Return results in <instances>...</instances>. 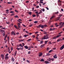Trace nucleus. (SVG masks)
Here are the masks:
<instances>
[{"mask_svg": "<svg viewBox=\"0 0 64 64\" xmlns=\"http://www.w3.org/2000/svg\"><path fill=\"white\" fill-rule=\"evenodd\" d=\"M62 33V32H61L59 33H58V34L59 35H58L57 36H55L54 37L52 38L53 39H56L58 37H60V36H61V34H60L61 33Z\"/></svg>", "mask_w": 64, "mask_h": 64, "instance_id": "nucleus-1", "label": "nucleus"}, {"mask_svg": "<svg viewBox=\"0 0 64 64\" xmlns=\"http://www.w3.org/2000/svg\"><path fill=\"white\" fill-rule=\"evenodd\" d=\"M48 35H45L44 36V37L41 38L42 40H45L49 39V36H48Z\"/></svg>", "mask_w": 64, "mask_h": 64, "instance_id": "nucleus-2", "label": "nucleus"}, {"mask_svg": "<svg viewBox=\"0 0 64 64\" xmlns=\"http://www.w3.org/2000/svg\"><path fill=\"white\" fill-rule=\"evenodd\" d=\"M11 60L12 62V63H13V64H15V62L14 61L15 60H14V58L12 57L11 58Z\"/></svg>", "mask_w": 64, "mask_h": 64, "instance_id": "nucleus-3", "label": "nucleus"}, {"mask_svg": "<svg viewBox=\"0 0 64 64\" xmlns=\"http://www.w3.org/2000/svg\"><path fill=\"white\" fill-rule=\"evenodd\" d=\"M64 48V44L60 48V50H62Z\"/></svg>", "mask_w": 64, "mask_h": 64, "instance_id": "nucleus-4", "label": "nucleus"}, {"mask_svg": "<svg viewBox=\"0 0 64 64\" xmlns=\"http://www.w3.org/2000/svg\"><path fill=\"white\" fill-rule=\"evenodd\" d=\"M11 34L12 35H13V34H14V35H16V34H15L14 32L13 31H12L11 32Z\"/></svg>", "mask_w": 64, "mask_h": 64, "instance_id": "nucleus-5", "label": "nucleus"}, {"mask_svg": "<svg viewBox=\"0 0 64 64\" xmlns=\"http://www.w3.org/2000/svg\"><path fill=\"white\" fill-rule=\"evenodd\" d=\"M0 56L1 58H2V60L4 59V55L3 54H1Z\"/></svg>", "mask_w": 64, "mask_h": 64, "instance_id": "nucleus-6", "label": "nucleus"}, {"mask_svg": "<svg viewBox=\"0 0 64 64\" xmlns=\"http://www.w3.org/2000/svg\"><path fill=\"white\" fill-rule=\"evenodd\" d=\"M19 46L18 45H17L16 46V47H19V46H21V47H23V46H22V44H19Z\"/></svg>", "mask_w": 64, "mask_h": 64, "instance_id": "nucleus-7", "label": "nucleus"}, {"mask_svg": "<svg viewBox=\"0 0 64 64\" xmlns=\"http://www.w3.org/2000/svg\"><path fill=\"white\" fill-rule=\"evenodd\" d=\"M45 45V44H42L40 46V48H42V47H43Z\"/></svg>", "mask_w": 64, "mask_h": 64, "instance_id": "nucleus-8", "label": "nucleus"}, {"mask_svg": "<svg viewBox=\"0 0 64 64\" xmlns=\"http://www.w3.org/2000/svg\"><path fill=\"white\" fill-rule=\"evenodd\" d=\"M44 62L46 64H49V63H49V62L46 60L44 61Z\"/></svg>", "mask_w": 64, "mask_h": 64, "instance_id": "nucleus-9", "label": "nucleus"}, {"mask_svg": "<svg viewBox=\"0 0 64 64\" xmlns=\"http://www.w3.org/2000/svg\"><path fill=\"white\" fill-rule=\"evenodd\" d=\"M24 41V39H22L19 40V42H23V41Z\"/></svg>", "mask_w": 64, "mask_h": 64, "instance_id": "nucleus-10", "label": "nucleus"}, {"mask_svg": "<svg viewBox=\"0 0 64 64\" xmlns=\"http://www.w3.org/2000/svg\"><path fill=\"white\" fill-rule=\"evenodd\" d=\"M38 1H39V0H40V3H43V2H42V1H43V0H38Z\"/></svg>", "mask_w": 64, "mask_h": 64, "instance_id": "nucleus-11", "label": "nucleus"}, {"mask_svg": "<svg viewBox=\"0 0 64 64\" xmlns=\"http://www.w3.org/2000/svg\"><path fill=\"white\" fill-rule=\"evenodd\" d=\"M62 14H59V15H58V16L59 17H58L57 18H60L61 17V16H62Z\"/></svg>", "mask_w": 64, "mask_h": 64, "instance_id": "nucleus-12", "label": "nucleus"}, {"mask_svg": "<svg viewBox=\"0 0 64 64\" xmlns=\"http://www.w3.org/2000/svg\"><path fill=\"white\" fill-rule=\"evenodd\" d=\"M9 58V57L8 56H5V59L6 60H7V59H8Z\"/></svg>", "mask_w": 64, "mask_h": 64, "instance_id": "nucleus-13", "label": "nucleus"}, {"mask_svg": "<svg viewBox=\"0 0 64 64\" xmlns=\"http://www.w3.org/2000/svg\"><path fill=\"white\" fill-rule=\"evenodd\" d=\"M54 58H57V56H56V54H55L53 56Z\"/></svg>", "mask_w": 64, "mask_h": 64, "instance_id": "nucleus-14", "label": "nucleus"}, {"mask_svg": "<svg viewBox=\"0 0 64 64\" xmlns=\"http://www.w3.org/2000/svg\"><path fill=\"white\" fill-rule=\"evenodd\" d=\"M24 47L25 48V49H28V46H24Z\"/></svg>", "mask_w": 64, "mask_h": 64, "instance_id": "nucleus-15", "label": "nucleus"}, {"mask_svg": "<svg viewBox=\"0 0 64 64\" xmlns=\"http://www.w3.org/2000/svg\"><path fill=\"white\" fill-rule=\"evenodd\" d=\"M61 3V1L60 0H58V4H59V3Z\"/></svg>", "mask_w": 64, "mask_h": 64, "instance_id": "nucleus-16", "label": "nucleus"}, {"mask_svg": "<svg viewBox=\"0 0 64 64\" xmlns=\"http://www.w3.org/2000/svg\"><path fill=\"white\" fill-rule=\"evenodd\" d=\"M42 53L41 52L38 55V56H39V57H40V56H42Z\"/></svg>", "mask_w": 64, "mask_h": 64, "instance_id": "nucleus-17", "label": "nucleus"}, {"mask_svg": "<svg viewBox=\"0 0 64 64\" xmlns=\"http://www.w3.org/2000/svg\"><path fill=\"white\" fill-rule=\"evenodd\" d=\"M40 44H43V40H42L41 41L40 40Z\"/></svg>", "mask_w": 64, "mask_h": 64, "instance_id": "nucleus-18", "label": "nucleus"}, {"mask_svg": "<svg viewBox=\"0 0 64 64\" xmlns=\"http://www.w3.org/2000/svg\"><path fill=\"white\" fill-rule=\"evenodd\" d=\"M50 59H51V60H52V61H54L55 60H54V58H50Z\"/></svg>", "mask_w": 64, "mask_h": 64, "instance_id": "nucleus-19", "label": "nucleus"}, {"mask_svg": "<svg viewBox=\"0 0 64 64\" xmlns=\"http://www.w3.org/2000/svg\"><path fill=\"white\" fill-rule=\"evenodd\" d=\"M40 61L41 62H44V60L43 59H41V60H40Z\"/></svg>", "mask_w": 64, "mask_h": 64, "instance_id": "nucleus-20", "label": "nucleus"}, {"mask_svg": "<svg viewBox=\"0 0 64 64\" xmlns=\"http://www.w3.org/2000/svg\"><path fill=\"white\" fill-rule=\"evenodd\" d=\"M48 61L49 62H50L51 61V58H48Z\"/></svg>", "mask_w": 64, "mask_h": 64, "instance_id": "nucleus-21", "label": "nucleus"}, {"mask_svg": "<svg viewBox=\"0 0 64 64\" xmlns=\"http://www.w3.org/2000/svg\"><path fill=\"white\" fill-rule=\"evenodd\" d=\"M10 12V13H11L12 14H13L14 13V11H11Z\"/></svg>", "mask_w": 64, "mask_h": 64, "instance_id": "nucleus-22", "label": "nucleus"}, {"mask_svg": "<svg viewBox=\"0 0 64 64\" xmlns=\"http://www.w3.org/2000/svg\"><path fill=\"white\" fill-rule=\"evenodd\" d=\"M48 42V40H46L44 41V43L45 44H47V42Z\"/></svg>", "mask_w": 64, "mask_h": 64, "instance_id": "nucleus-23", "label": "nucleus"}, {"mask_svg": "<svg viewBox=\"0 0 64 64\" xmlns=\"http://www.w3.org/2000/svg\"><path fill=\"white\" fill-rule=\"evenodd\" d=\"M54 17H55V16H54V15L53 16H52L51 17V18H50V19H52V18H54Z\"/></svg>", "mask_w": 64, "mask_h": 64, "instance_id": "nucleus-24", "label": "nucleus"}, {"mask_svg": "<svg viewBox=\"0 0 64 64\" xmlns=\"http://www.w3.org/2000/svg\"><path fill=\"white\" fill-rule=\"evenodd\" d=\"M48 44H52V43H51V42L50 41H49L48 42Z\"/></svg>", "mask_w": 64, "mask_h": 64, "instance_id": "nucleus-25", "label": "nucleus"}, {"mask_svg": "<svg viewBox=\"0 0 64 64\" xmlns=\"http://www.w3.org/2000/svg\"><path fill=\"white\" fill-rule=\"evenodd\" d=\"M15 18H19L17 15H16L14 16Z\"/></svg>", "mask_w": 64, "mask_h": 64, "instance_id": "nucleus-26", "label": "nucleus"}, {"mask_svg": "<svg viewBox=\"0 0 64 64\" xmlns=\"http://www.w3.org/2000/svg\"><path fill=\"white\" fill-rule=\"evenodd\" d=\"M31 40H32V39L31 38L27 40V41H31Z\"/></svg>", "mask_w": 64, "mask_h": 64, "instance_id": "nucleus-27", "label": "nucleus"}, {"mask_svg": "<svg viewBox=\"0 0 64 64\" xmlns=\"http://www.w3.org/2000/svg\"><path fill=\"white\" fill-rule=\"evenodd\" d=\"M28 13L29 14V15H31V12H28Z\"/></svg>", "mask_w": 64, "mask_h": 64, "instance_id": "nucleus-28", "label": "nucleus"}, {"mask_svg": "<svg viewBox=\"0 0 64 64\" xmlns=\"http://www.w3.org/2000/svg\"><path fill=\"white\" fill-rule=\"evenodd\" d=\"M28 34H25L24 35V37H26V36H28Z\"/></svg>", "mask_w": 64, "mask_h": 64, "instance_id": "nucleus-29", "label": "nucleus"}, {"mask_svg": "<svg viewBox=\"0 0 64 64\" xmlns=\"http://www.w3.org/2000/svg\"><path fill=\"white\" fill-rule=\"evenodd\" d=\"M27 62L28 63H30V61L29 60H26Z\"/></svg>", "mask_w": 64, "mask_h": 64, "instance_id": "nucleus-30", "label": "nucleus"}, {"mask_svg": "<svg viewBox=\"0 0 64 64\" xmlns=\"http://www.w3.org/2000/svg\"><path fill=\"white\" fill-rule=\"evenodd\" d=\"M44 34H45V35H47V32H44Z\"/></svg>", "mask_w": 64, "mask_h": 64, "instance_id": "nucleus-31", "label": "nucleus"}, {"mask_svg": "<svg viewBox=\"0 0 64 64\" xmlns=\"http://www.w3.org/2000/svg\"><path fill=\"white\" fill-rule=\"evenodd\" d=\"M59 13V12H55L54 13L55 14H58Z\"/></svg>", "mask_w": 64, "mask_h": 64, "instance_id": "nucleus-32", "label": "nucleus"}, {"mask_svg": "<svg viewBox=\"0 0 64 64\" xmlns=\"http://www.w3.org/2000/svg\"><path fill=\"white\" fill-rule=\"evenodd\" d=\"M14 27L16 29H18L17 27V26H16V25H14Z\"/></svg>", "mask_w": 64, "mask_h": 64, "instance_id": "nucleus-33", "label": "nucleus"}, {"mask_svg": "<svg viewBox=\"0 0 64 64\" xmlns=\"http://www.w3.org/2000/svg\"><path fill=\"white\" fill-rule=\"evenodd\" d=\"M36 16V15L35 14H33L32 15V17H35Z\"/></svg>", "mask_w": 64, "mask_h": 64, "instance_id": "nucleus-34", "label": "nucleus"}, {"mask_svg": "<svg viewBox=\"0 0 64 64\" xmlns=\"http://www.w3.org/2000/svg\"><path fill=\"white\" fill-rule=\"evenodd\" d=\"M14 11H15V12H16L17 13H18V10H14Z\"/></svg>", "mask_w": 64, "mask_h": 64, "instance_id": "nucleus-35", "label": "nucleus"}, {"mask_svg": "<svg viewBox=\"0 0 64 64\" xmlns=\"http://www.w3.org/2000/svg\"><path fill=\"white\" fill-rule=\"evenodd\" d=\"M44 25H42L41 26V27L42 28H44Z\"/></svg>", "mask_w": 64, "mask_h": 64, "instance_id": "nucleus-36", "label": "nucleus"}, {"mask_svg": "<svg viewBox=\"0 0 64 64\" xmlns=\"http://www.w3.org/2000/svg\"><path fill=\"white\" fill-rule=\"evenodd\" d=\"M60 41V38H59L57 40V42H59Z\"/></svg>", "mask_w": 64, "mask_h": 64, "instance_id": "nucleus-37", "label": "nucleus"}, {"mask_svg": "<svg viewBox=\"0 0 64 64\" xmlns=\"http://www.w3.org/2000/svg\"><path fill=\"white\" fill-rule=\"evenodd\" d=\"M53 50H50L48 52L49 53H50V52H51Z\"/></svg>", "mask_w": 64, "mask_h": 64, "instance_id": "nucleus-38", "label": "nucleus"}, {"mask_svg": "<svg viewBox=\"0 0 64 64\" xmlns=\"http://www.w3.org/2000/svg\"><path fill=\"white\" fill-rule=\"evenodd\" d=\"M46 55H47V56H50V54H49V53H48L46 54Z\"/></svg>", "mask_w": 64, "mask_h": 64, "instance_id": "nucleus-39", "label": "nucleus"}, {"mask_svg": "<svg viewBox=\"0 0 64 64\" xmlns=\"http://www.w3.org/2000/svg\"><path fill=\"white\" fill-rule=\"evenodd\" d=\"M16 52H17V51H16L15 52V53L14 54V56H16Z\"/></svg>", "mask_w": 64, "mask_h": 64, "instance_id": "nucleus-40", "label": "nucleus"}, {"mask_svg": "<svg viewBox=\"0 0 64 64\" xmlns=\"http://www.w3.org/2000/svg\"><path fill=\"white\" fill-rule=\"evenodd\" d=\"M7 3L8 4H12V2H8Z\"/></svg>", "mask_w": 64, "mask_h": 64, "instance_id": "nucleus-41", "label": "nucleus"}, {"mask_svg": "<svg viewBox=\"0 0 64 64\" xmlns=\"http://www.w3.org/2000/svg\"><path fill=\"white\" fill-rule=\"evenodd\" d=\"M40 11L39 12L40 13V14H41V13H42V10H40Z\"/></svg>", "mask_w": 64, "mask_h": 64, "instance_id": "nucleus-42", "label": "nucleus"}, {"mask_svg": "<svg viewBox=\"0 0 64 64\" xmlns=\"http://www.w3.org/2000/svg\"><path fill=\"white\" fill-rule=\"evenodd\" d=\"M18 25L19 26L21 25H20V23L19 22L18 23Z\"/></svg>", "mask_w": 64, "mask_h": 64, "instance_id": "nucleus-43", "label": "nucleus"}, {"mask_svg": "<svg viewBox=\"0 0 64 64\" xmlns=\"http://www.w3.org/2000/svg\"><path fill=\"white\" fill-rule=\"evenodd\" d=\"M50 31H53L52 28H50Z\"/></svg>", "mask_w": 64, "mask_h": 64, "instance_id": "nucleus-44", "label": "nucleus"}, {"mask_svg": "<svg viewBox=\"0 0 64 64\" xmlns=\"http://www.w3.org/2000/svg\"><path fill=\"white\" fill-rule=\"evenodd\" d=\"M22 47V48H21L20 50H22L23 49V46Z\"/></svg>", "mask_w": 64, "mask_h": 64, "instance_id": "nucleus-45", "label": "nucleus"}, {"mask_svg": "<svg viewBox=\"0 0 64 64\" xmlns=\"http://www.w3.org/2000/svg\"><path fill=\"white\" fill-rule=\"evenodd\" d=\"M44 27H47V25L46 24H44Z\"/></svg>", "mask_w": 64, "mask_h": 64, "instance_id": "nucleus-46", "label": "nucleus"}, {"mask_svg": "<svg viewBox=\"0 0 64 64\" xmlns=\"http://www.w3.org/2000/svg\"><path fill=\"white\" fill-rule=\"evenodd\" d=\"M18 29H19V28H20V26L18 25Z\"/></svg>", "mask_w": 64, "mask_h": 64, "instance_id": "nucleus-47", "label": "nucleus"}, {"mask_svg": "<svg viewBox=\"0 0 64 64\" xmlns=\"http://www.w3.org/2000/svg\"><path fill=\"white\" fill-rule=\"evenodd\" d=\"M36 16L37 17H38V16H39V14H36Z\"/></svg>", "mask_w": 64, "mask_h": 64, "instance_id": "nucleus-48", "label": "nucleus"}, {"mask_svg": "<svg viewBox=\"0 0 64 64\" xmlns=\"http://www.w3.org/2000/svg\"><path fill=\"white\" fill-rule=\"evenodd\" d=\"M16 49H17V50H18L19 51V48H16Z\"/></svg>", "mask_w": 64, "mask_h": 64, "instance_id": "nucleus-49", "label": "nucleus"}, {"mask_svg": "<svg viewBox=\"0 0 64 64\" xmlns=\"http://www.w3.org/2000/svg\"><path fill=\"white\" fill-rule=\"evenodd\" d=\"M42 11H43V12L45 11V10H44V8H42Z\"/></svg>", "mask_w": 64, "mask_h": 64, "instance_id": "nucleus-50", "label": "nucleus"}, {"mask_svg": "<svg viewBox=\"0 0 64 64\" xmlns=\"http://www.w3.org/2000/svg\"><path fill=\"white\" fill-rule=\"evenodd\" d=\"M36 8H39V6H36Z\"/></svg>", "mask_w": 64, "mask_h": 64, "instance_id": "nucleus-51", "label": "nucleus"}, {"mask_svg": "<svg viewBox=\"0 0 64 64\" xmlns=\"http://www.w3.org/2000/svg\"><path fill=\"white\" fill-rule=\"evenodd\" d=\"M37 21H35L34 22V23H37Z\"/></svg>", "mask_w": 64, "mask_h": 64, "instance_id": "nucleus-52", "label": "nucleus"}, {"mask_svg": "<svg viewBox=\"0 0 64 64\" xmlns=\"http://www.w3.org/2000/svg\"><path fill=\"white\" fill-rule=\"evenodd\" d=\"M49 48H46V50L48 51V50H49Z\"/></svg>", "mask_w": 64, "mask_h": 64, "instance_id": "nucleus-53", "label": "nucleus"}, {"mask_svg": "<svg viewBox=\"0 0 64 64\" xmlns=\"http://www.w3.org/2000/svg\"><path fill=\"white\" fill-rule=\"evenodd\" d=\"M19 38H22V36H20L19 37H18Z\"/></svg>", "mask_w": 64, "mask_h": 64, "instance_id": "nucleus-54", "label": "nucleus"}, {"mask_svg": "<svg viewBox=\"0 0 64 64\" xmlns=\"http://www.w3.org/2000/svg\"><path fill=\"white\" fill-rule=\"evenodd\" d=\"M14 13L10 14L11 16H14Z\"/></svg>", "mask_w": 64, "mask_h": 64, "instance_id": "nucleus-55", "label": "nucleus"}, {"mask_svg": "<svg viewBox=\"0 0 64 64\" xmlns=\"http://www.w3.org/2000/svg\"><path fill=\"white\" fill-rule=\"evenodd\" d=\"M39 36V35L38 34H36V36L37 37H38Z\"/></svg>", "mask_w": 64, "mask_h": 64, "instance_id": "nucleus-56", "label": "nucleus"}, {"mask_svg": "<svg viewBox=\"0 0 64 64\" xmlns=\"http://www.w3.org/2000/svg\"><path fill=\"white\" fill-rule=\"evenodd\" d=\"M6 24H9L10 23V22H6Z\"/></svg>", "mask_w": 64, "mask_h": 64, "instance_id": "nucleus-57", "label": "nucleus"}, {"mask_svg": "<svg viewBox=\"0 0 64 64\" xmlns=\"http://www.w3.org/2000/svg\"><path fill=\"white\" fill-rule=\"evenodd\" d=\"M41 24H39V25H38V26L39 27H41Z\"/></svg>", "mask_w": 64, "mask_h": 64, "instance_id": "nucleus-58", "label": "nucleus"}, {"mask_svg": "<svg viewBox=\"0 0 64 64\" xmlns=\"http://www.w3.org/2000/svg\"><path fill=\"white\" fill-rule=\"evenodd\" d=\"M30 51H28V54H30Z\"/></svg>", "mask_w": 64, "mask_h": 64, "instance_id": "nucleus-59", "label": "nucleus"}, {"mask_svg": "<svg viewBox=\"0 0 64 64\" xmlns=\"http://www.w3.org/2000/svg\"><path fill=\"white\" fill-rule=\"evenodd\" d=\"M6 12H8V11H9V10L7 9L6 10Z\"/></svg>", "mask_w": 64, "mask_h": 64, "instance_id": "nucleus-60", "label": "nucleus"}, {"mask_svg": "<svg viewBox=\"0 0 64 64\" xmlns=\"http://www.w3.org/2000/svg\"><path fill=\"white\" fill-rule=\"evenodd\" d=\"M12 8H10L9 9V10H10V11H11V10H12Z\"/></svg>", "mask_w": 64, "mask_h": 64, "instance_id": "nucleus-61", "label": "nucleus"}, {"mask_svg": "<svg viewBox=\"0 0 64 64\" xmlns=\"http://www.w3.org/2000/svg\"><path fill=\"white\" fill-rule=\"evenodd\" d=\"M46 8L47 10H49V8L48 7H46Z\"/></svg>", "mask_w": 64, "mask_h": 64, "instance_id": "nucleus-62", "label": "nucleus"}, {"mask_svg": "<svg viewBox=\"0 0 64 64\" xmlns=\"http://www.w3.org/2000/svg\"><path fill=\"white\" fill-rule=\"evenodd\" d=\"M38 33V32H35V34H37Z\"/></svg>", "mask_w": 64, "mask_h": 64, "instance_id": "nucleus-63", "label": "nucleus"}, {"mask_svg": "<svg viewBox=\"0 0 64 64\" xmlns=\"http://www.w3.org/2000/svg\"><path fill=\"white\" fill-rule=\"evenodd\" d=\"M38 12H35V13H36V14H38Z\"/></svg>", "mask_w": 64, "mask_h": 64, "instance_id": "nucleus-64", "label": "nucleus"}]
</instances>
